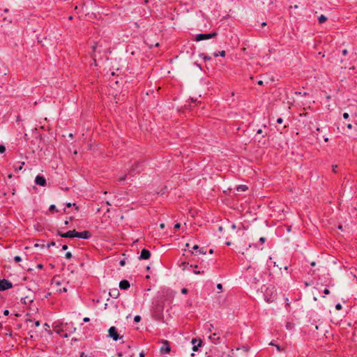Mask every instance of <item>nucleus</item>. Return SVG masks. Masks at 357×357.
Masks as SVG:
<instances>
[{
    "label": "nucleus",
    "instance_id": "ddd939ff",
    "mask_svg": "<svg viewBox=\"0 0 357 357\" xmlns=\"http://www.w3.org/2000/svg\"><path fill=\"white\" fill-rule=\"evenodd\" d=\"M208 338L211 340V341L217 344L218 343H220V335L218 333H214L213 334H211L209 336H208Z\"/></svg>",
    "mask_w": 357,
    "mask_h": 357
},
{
    "label": "nucleus",
    "instance_id": "20e7f679",
    "mask_svg": "<svg viewBox=\"0 0 357 357\" xmlns=\"http://www.w3.org/2000/svg\"><path fill=\"white\" fill-rule=\"evenodd\" d=\"M13 287V284L8 280H0V291L8 290Z\"/></svg>",
    "mask_w": 357,
    "mask_h": 357
},
{
    "label": "nucleus",
    "instance_id": "f03ea898",
    "mask_svg": "<svg viewBox=\"0 0 357 357\" xmlns=\"http://www.w3.org/2000/svg\"><path fill=\"white\" fill-rule=\"evenodd\" d=\"M108 337L114 341H117L122 338L118 333L117 328L115 326H111L108 330Z\"/></svg>",
    "mask_w": 357,
    "mask_h": 357
},
{
    "label": "nucleus",
    "instance_id": "4c0bfd02",
    "mask_svg": "<svg viewBox=\"0 0 357 357\" xmlns=\"http://www.w3.org/2000/svg\"><path fill=\"white\" fill-rule=\"evenodd\" d=\"M61 336L63 337L67 338V337H68V332H66V333H64V334L62 333L61 335Z\"/></svg>",
    "mask_w": 357,
    "mask_h": 357
},
{
    "label": "nucleus",
    "instance_id": "4d7b16f0",
    "mask_svg": "<svg viewBox=\"0 0 357 357\" xmlns=\"http://www.w3.org/2000/svg\"><path fill=\"white\" fill-rule=\"evenodd\" d=\"M231 228H232L233 229H236V225H235L234 224H233V225H231Z\"/></svg>",
    "mask_w": 357,
    "mask_h": 357
},
{
    "label": "nucleus",
    "instance_id": "37998d69",
    "mask_svg": "<svg viewBox=\"0 0 357 357\" xmlns=\"http://www.w3.org/2000/svg\"><path fill=\"white\" fill-rule=\"evenodd\" d=\"M324 293V294L328 295L330 294V291L328 289H325Z\"/></svg>",
    "mask_w": 357,
    "mask_h": 357
},
{
    "label": "nucleus",
    "instance_id": "49530a36",
    "mask_svg": "<svg viewBox=\"0 0 357 357\" xmlns=\"http://www.w3.org/2000/svg\"><path fill=\"white\" fill-rule=\"evenodd\" d=\"M35 326H39L40 325V321H36L35 323H34Z\"/></svg>",
    "mask_w": 357,
    "mask_h": 357
},
{
    "label": "nucleus",
    "instance_id": "f8f14e48",
    "mask_svg": "<svg viewBox=\"0 0 357 357\" xmlns=\"http://www.w3.org/2000/svg\"><path fill=\"white\" fill-rule=\"evenodd\" d=\"M64 330H65V332H68L69 334H71L75 331L76 328L74 327L73 323H70V324L66 323V324H64Z\"/></svg>",
    "mask_w": 357,
    "mask_h": 357
},
{
    "label": "nucleus",
    "instance_id": "473e14b6",
    "mask_svg": "<svg viewBox=\"0 0 357 357\" xmlns=\"http://www.w3.org/2000/svg\"><path fill=\"white\" fill-rule=\"evenodd\" d=\"M188 292V289H186V288H183V289H181V293H182L183 294H186Z\"/></svg>",
    "mask_w": 357,
    "mask_h": 357
},
{
    "label": "nucleus",
    "instance_id": "09e8293b",
    "mask_svg": "<svg viewBox=\"0 0 357 357\" xmlns=\"http://www.w3.org/2000/svg\"><path fill=\"white\" fill-rule=\"evenodd\" d=\"M68 249V245H62V250H66Z\"/></svg>",
    "mask_w": 357,
    "mask_h": 357
},
{
    "label": "nucleus",
    "instance_id": "13d9d810",
    "mask_svg": "<svg viewBox=\"0 0 357 357\" xmlns=\"http://www.w3.org/2000/svg\"><path fill=\"white\" fill-rule=\"evenodd\" d=\"M160 228H164L165 225H164L163 223H162V224H160Z\"/></svg>",
    "mask_w": 357,
    "mask_h": 357
},
{
    "label": "nucleus",
    "instance_id": "338daca9",
    "mask_svg": "<svg viewBox=\"0 0 357 357\" xmlns=\"http://www.w3.org/2000/svg\"><path fill=\"white\" fill-rule=\"evenodd\" d=\"M197 66L199 67L200 69H202L200 64H197Z\"/></svg>",
    "mask_w": 357,
    "mask_h": 357
},
{
    "label": "nucleus",
    "instance_id": "f704fd0d",
    "mask_svg": "<svg viewBox=\"0 0 357 357\" xmlns=\"http://www.w3.org/2000/svg\"><path fill=\"white\" fill-rule=\"evenodd\" d=\"M127 175H124L123 176H121L119 177V181L121 182V181H123L126 180V178Z\"/></svg>",
    "mask_w": 357,
    "mask_h": 357
},
{
    "label": "nucleus",
    "instance_id": "6e6d98bb",
    "mask_svg": "<svg viewBox=\"0 0 357 357\" xmlns=\"http://www.w3.org/2000/svg\"><path fill=\"white\" fill-rule=\"evenodd\" d=\"M258 84L259 85H262L263 84V81L260 80L258 82Z\"/></svg>",
    "mask_w": 357,
    "mask_h": 357
},
{
    "label": "nucleus",
    "instance_id": "bb28decb",
    "mask_svg": "<svg viewBox=\"0 0 357 357\" xmlns=\"http://www.w3.org/2000/svg\"><path fill=\"white\" fill-rule=\"evenodd\" d=\"M65 257H66V259H70V258H72V253H71L70 252H66V255H65Z\"/></svg>",
    "mask_w": 357,
    "mask_h": 357
},
{
    "label": "nucleus",
    "instance_id": "a878e982",
    "mask_svg": "<svg viewBox=\"0 0 357 357\" xmlns=\"http://www.w3.org/2000/svg\"><path fill=\"white\" fill-rule=\"evenodd\" d=\"M6 151V147L3 145H0V153H3Z\"/></svg>",
    "mask_w": 357,
    "mask_h": 357
},
{
    "label": "nucleus",
    "instance_id": "e433bc0d",
    "mask_svg": "<svg viewBox=\"0 0 357 357\" xmlns=\"http://www.w3.org/2000/svg\"><path fill=\"white\" fill-rule=\"evenodd\" d=\"M265 241H266V238L265 237H261L259 238V242H261V243H264Z\"/></svg>",
    "mask_w": 357,
    "mask_h": 357
},
{
    "label": "nucleus",
    "instance_id": "7c9ffc66",
    "mask_svg": "<svg viewBox=\"0 0 357 357\" xmlns=\"http://www.w3.org/2000/svg\"><path fill=\"white\" fill-rule=\"evenodd\" d=\"M342 305L340 303L336 304L335 309L337 310H342Z\"/></svg>",
    "mask_w": 357,
    "mask_h": 357
},
{
    "label": "nucleus",
    "instance_id": "2f4dec72",
    "mask_svg": "<svg viewBox=\"0 0 357 357\" xmlns=\"http://www.w3.org/2000/svg\"><path fill=\"white\" fill-rule=\"evenodd\" d=\"M342 116L344 119H347L349 117V114L347 112L343 113Z\"/></svg>",
    "mask_w": 357,
    "mask_h": 357
},
{
    "label": "nucleus",
    "instance_id": "2eb2a0df",
    "mask_svg": "<svg viewBox=\"0 0 357 357\" xmlns=\"http://www.w3.org/2000/svg\"><path fill=\"white\" fill-rule=\"evenodd\" d=\"M130 286V282L126 280H123L119 282V288L121 289L126 290Z\"/></svg>",
    "mask_w": 357,
    "mask_h": 357
},
{
    "label": "nucleus",
    "instance_id": "dca6fc26",
    "mask_svg": "<svg viewBox=\"0 0 357 357\" xmlns=\"http://www.w3.org/2000/svg\"><path fill=\"white\" fill-rule=\"evenodd\" d=\"M109 296L114 298H117L119 296V291L118 289H112L109 291Z\"/></svg>",
    "mask_w": 357,
    "mask_h": 357
},
{
    "label": "nucleus",
    "instance_id": "774afa93",
    "mask_svg": "<svg viewBox=\"0 0 357 357\" xmlns=\"http://www.w3.org/2000/svg\"><path fill=\"white\" fill-rule=\"evenodd\" d=\"M185 246L188 247V248H190V244L189 243H186Z\"/></svg>",
    "mask_w": 357,
    "mask_h": 357
},
{
    "label": "nucleus",
    "instance_id": "412c9836",
    "mask_svg": "<svg viewBox=\"0 0 357 357\" xmlns=\"http://www.w3.org/2000/svg\"><path fill=\"white\" fill-rule=\"evenodd\" d=\"M205 328L211 332L213 328V326L211 324H206L205 326Z\"/></svg>",
    "mask_w": 357,
    "mask_h": 357
},
{
    "label": "nucleus",
    "instance_id": "a19ab883",
    "mask_svg": "<svg viewBox=\"0 0 357 357\" xmlns=\"http://www.w3.org/2000/svg\"><path fill=\"white\" fill-rule=\"evenodd\" d=\"M347 126V128L348 129H350V130H351V129H352V128H353V126H352V124H351V123H348V124H347V126Z\"/></svg>",
    "mask_w": 357,
    "mask_h": 357
},
{
    "label": "nucleus",
    "instance_id": "72a5a7b5",
    "mask_svg": "<svg viewBox=\"0 0 357 357\" xmlns=\"http://www.w3.org/2000/svg\"><path fill=\"white\" fill-rule=\"evenodd\" d=\"M119 264L121 266H123L125 264H126V261L125 259H122L119 261Z\"/></svg>",
    "mask_w": 357,
    "mask_h": 357
},
{
    "label": "nucleus",
    "instance_id": "3c124183",
    "mask_svg": "<svg viewBox=\"0 0 357 357\" xmlns=\"http://www.w3.org/2000/svg\"><path fill=\"white\" fill-rule=\"evenodd\" d=\"M263 131L261 129H259L257 131V134H262Z\"/></svg>",
    "mask_w": 357,
    "mask_h": 357
},
{
    "label": "nucleus",
    "instance_id": "680f3d73",
    "mask_svg": "<svg viewBox=\"0 0 357 357\" xmlns=\"http://www.w3.org/2000/svg\"><path fill=\"white\" fill-rule=\"evenodd\" d=\"M209 253H210V254H213V250L212 249H211V250H209Z\"/></svg>",
    "mask_w": 357,
    "mask_h": 357
},
{
    "label": "nucleus",
    "instance_id": "a211bd4d",
    "mask_svg": "<svg viewBox=\"0 0 357 357\" xmlns=\"http://www.w3.org/2000/svg\"><path fill=\"white\" fill-rule=\"evenodd\" d=\"M225 54H226L225 51L222 50V51H220V52H215V53H214V56H215V57H217V56H225Z\"/></svg>",
    "mask_w": 357,
    "mask_h": 357
},
{
    "label": "nucleus",
    "instance_id": "e2e57ef3",
    "mask_svg": "<svg viewBox=\"0 0 357 357\" xmlns=\"http://www.w3.org/2000/svg\"><path fill=\"white\" fill-rule=\"evenodd\" d=\"M266 22H263V23L261 24V26H266Z\"/></svg>",
    "mask_w": 357,
    "mask_h": 357
},
{
    "label": "nucleus",
    "instance_id": "bf43d9fd",
    "mask_svg": "<svg viewBox=\"0 0 357 357\" xmlns=\"http://www.w3.org/2000/svg\"><path fill=\"white\" fill-rule=\"evenodd\" d=\"M336 167H337V165L335 166H333V172H335V170H336Z\"/></svg>",
    "mask_w": 357,
    "mask_h": 357
},
{
    "label": "nucleus",
    "instance_id": "4be33fe9",
    "mask_svg": "<svg viewBox=\"0 0 357 357\" xmlns=\"http://www.w3.org/2000/svg\"><path fill=\"white\" fill-rule=\"evenodd\" d=\"M286 328H287V330L291 331V330L293 329L294 325L291 323H290V322H287V324H286Z\"/></svg>",
    "mask_w": 357,
    "mask_h": 357
},
{
    "label": "nucleus",
    "instance_id": "79ce46f5",
    "mask_svg": "<svg viewBox=\"0 0 357 357\" xmlns=\"http://www.w3.org/2000/svg\"><path fill=\"white\" fill-rule=\"evenodd\" d=\"M283 122V119L282 118H278L277 119V123H282Z\"/></svg>",
    "mask_w": 357,
    "mask_h": 357
},
{
    "label": "nucleus",
    "instance_id": "603ef678",
    "mask_svg": "<svg viewBox=\"0 0 357 357\" xmlns=\"http://www.w3.org/2000/svg\"><path fill=\"white\" fill-rule=\"evenodd\" d=\"M139 357H144V353L143 351H142L140 354H139Z\"/></svg>",
    "mask_w": 357,
    "mask_h": 357
},
{
    "label": "nucleus",
    "instance_id": "864d4df0",
    "mask_svg": "<svg viewBox=\"0 0 357 357\" xmlns=\"http://www.w3.org/2000/svg\"><path fill=\"white\" fill-rule=\"evenodd\" d=\"M275 347H276L278 351H281V348L279 345H275Z\"/></svg>",
    "mask_w": 357,
    "mask_h": 357
},
{
    "label": "nucleus",
    "instance_id": "c9c22d12",
    "mask_svg": "<svg viewBox=\"0 0 357 357\" xmlns=\"http://www.w3.org/2000/svg\"><path fill=\"white\" fill-rule=\"evenodd\" d=\"M180 227H181V224L180 223L175 224L174 229H178Z\"/></svg>",
    "mask_w": 357,
    "mask_h": 357
},
{
    "label": "nucleus",
    "instance_id": "c756f323",
    "mask_svg": "<svg viewBox=\"0 0 357 357\" xmlns=\"http://www.w3.org/2000/svg\"><path fill=\"white\" fill-rule=\"evenodd\" d=\"M56 245V243L54 241H51L50 243H48L47 245V247L49 248L52 246H55Z\"/></svg>",
    "mask_w": 357,
    "mask_h": 357
},
{
    "label": "nucleus",
    "instance_id": "6ab92c4d",
    "mask_svg": "<svg viewBox=\"0 0 357 357\" xmlns=\"http://www.w3.org/2000/svg\"><path fill=\"white\" fill-rule=\"evenodd\" d=\"M248 187L245 185H238V188H237V190L238 191H245L248 190Z\"/></svg>",
    "mask_w": 357,
    "mask_h": 357
},
{
    "label": "nucleus",
    "instance_id": "052dcab7",
    "mask_svg": "<svg viewBox=\"0 0 357 357\" xmlns=\"http://www.w3.org/2000/svg\"><path fill=\"white\" fill-rule=\"evenodd\" d=\"M64 225H68V220H66L65 222H64Z\"/></svg>",
    "mask_w": 357,
    "mask_h": 357
},
{
    "label": "nucleus",
    "instance_id": "423d86ee",
    "mask_svg": "<svg viewBox=\"0 0 357 357\" xmlns=\"http://www.w3.org/2000/svg\"><path fill=\"white\" fill-rule=\"evenodd\" d=\"M91 236V234L89 231L85 230L81 232H78L76 231V238H82V239H89Z\"/></svg>",
    "mask_w": 357,
    "mask_h": 357
},
{
    "label": "nucleus",
    "instance_id": "1a4fd4ad",
    "mask_svg": "<svg viewBox=\"0 0 357 357\" xmlns=\"http://www.w3.org/2000/svg\"><path fill=\"white\" fill-rule=\"evenodd\" d=\"M35 183L40 186H45L47 184L45 178L40 174L36 176Z\"/></svg>",
    "mask_w": 357,
    "mask_h": 357
},
{
    "label": "nucleus",
    "instance_id": "aec40b11",
    "mask_svg": "<svg viewBox=\"0 0 357 357\" xmlns=\"http://www.w3.org/2000/svg\"><path fill=\"white\" fill-rule=\"evenodd\" d=\"M200 57L203 58L204 61H209L211 59V57L209 56H207L204 54V53H201L199 55Z\"/></svg>",
    "mask_w": 357,
    "mask_h": 357
},
{
    "label": "nucleus",
    "instance_id": "de8ad7c7",
    "mask_svg": "<svg viewBox=\"0 0 357 357\" xmlns=\"http://www.w3.org/2000/svg\"><path fill=\"white\" fill-rule=\"evenodd\" d=\"M342 52V54L344 56L348 54V51L347 50H343Z\"/></svg>",
    "mask_w": 357,
    "mask_h": 357
},
{
    "label": "nucleus",
    "instance_id": "0e129e2a",
    "mask_svg": "<svg viewBox=\"0 0 357 357\" xmlns=\"http://www.w3.org/2000/svg\"><path fill=\"white\" fill-rule=\"evenodd\" d=\"M84 353H83V352H82V353L81 354V355H80V357H84Z\"/></svg>",
    "mask_w": 357,
    "mask_h": 357
},
{
    "label": "nucleus",
    "instance_id": "69168bd1",
    "mask_svg": "<svg viewBox=\"0 0 357 357\" xmlns=\"http://www.w3.org/2000/svg\"><path fill=\"white\" fill-rule=\"evenodd\" d=\"M311 266H315V262H312Z\"/></svg>",
    "mask_w": 357,
    "mask_h": 357
},
{
    "label": "nucleus",
    "instance_id": "0eeeda50",
    "mask_svg": "<svg viewBox=\"0 0 357 357\" xmlns=\"http://www.w3.org/2000/svg\"><path fill=\"white\" fill-rule=\"evenodd\" d=\"M191 344L193 345L192 350L194 351H198L199 348L202 345V340L201 339L197 340L196 338H193L191 340Z\"/></svg>",
    "mask_w": 357,
    "mask_h": 357
},
{
    "label": "nucleus",
    "instance_id": "6e6552de",
    "mask_svg": "<svg viewBox=\"0 0 357 357\" xmlns=\"http://www.w3.org/2000/svg\"><path fill=\"white\" fill-rule=\"evenodd\" d=\"M55 332L58 335H61L63 332H65L64 330V324L62 323H54L53 325Z\"/></svg>",
    "mask_w": 357,
    "mask_h": 357
},
{
    "label": "nucleus",
    "instance_id": "39448f33",
    "mask_svg": "<svg viewBox=\"0 0 357 357\" xmlns=\"http://www.w3.org/2000/svg\"><path fill=\"white\" fill-rule=\"evenodd\" d=\"M57 235L63 238H76V230H70L66 233H63L60 231H58Z\"/></svg>",
    "mask_w": 357,
    "mask_h": 357
},
{
    "label": "nucleus",
    "instance_id": "7ed1b4c3",
    "mask_svg": "<svg viewBox=\"0 0 357 357\" xmlns=\"http://www.w3.org/2000/svg\"><path fill=\"white\" fill-rule=\"evenodd\" d=\"M217 35L216 32L210 33H199L195 36V40L196 41H201L204 40H208L213 37H215Z\"/></svg>",
    "mask_w": 357,
    "mask_h": 357
},
{
    "label": "nucleus",
    "instance_id": "9b49d317",
    "mask_svg": "<svg viewBox=\"0 0 357 357\" xmlns=\"http://www.w3.org/2000/svg\"><path fill=\"white\" fill-rule=\"evenodd\" d=\"M151 257V252L149 250L146 249H143L141 251L140 256L139 257V260H146L149 259Z\"/></svg>",
    "mask_w": 357,
    "mask_h": 357
},
{
    "label": "nucleus",
    "instance_id": "a18cd8bd",
    "mask_svg": "<svg viewBox=\"0 0 357 357\" xmlns=\"http://www.w3.org/2000/svg\"><path fill=\"white\" fill-rule=\"evenodd\" d=\"M89 321H90V319L89 317H84L83 319V321L85 323L89 322Z\"/></svg>",
    "mask_w": 357,
    "mask_h": 357
},
{
    "label": "nucleus",
    "instance_id": "f3484780",
    "mask_svg": "<svg viewBox=\"0 0 357 357\" xmlns=\"http://www.w3.org/2000/svg\"><path fill=\"white\" fill-rule=\"evenodd\" d=\"M318 20L320 24H323L327 20V17L325 15H321L319 17Z\"/></svg>",
    "mask_w": 357,
    "mask_h": 357
},
{
    "label": "nucleus",
    "instance_id": "5701e85b",
    "mask_svg": "<svg viewBox=\"0 0 357 357\" xmlns=\"http://www.w3.org/2000/svg\"><path fill=\"white\" fill-rule=\"evenodd\" d=\"M24 165V162H22L18 167L15 165V170L16 172L21 170L22 169L23 165Z\"/></svg>",
    "mask_w": 357,
    "mask_h": 357
},
{
    "label": "nucleus",
    "instance_id": "8fccbe9b",
    "mask_svg": "<svg viewBox=\"0 0 357 357\" xmlns=\"http://www.w3.org/2000/svg\"><path fill=\"white\" fill-rule=\"evenodd\" d=\"M43 264H38L37 265V268H39V269L43 268Z\"/></svg>",
    "mask_w": 357,
    "mask_h": 357
},
{
    "label": "nucleus",
    "instance_id": "c85d7f7f",
    "mask_svg": "<svg viewBox=\"0 0 357 357\" xmlns=\"http://www.w3.org/2000/svg\"><path fill=\"white\" fill-rule=\"evenodd\" d=\"M141 320V317L139 315H136L134 318L135 322H139Z\"/></svg>",
    "mask_w": 357,
    "mask_h": 357
},
{
    "label": "nucleus",
    "instance_id": "f257e3e1",
    "mask_svg": "<svg viewBox=\"0 0 357 357\" xmlns=\"http://www.w3.org/2000/svg\"><path fill=\"white\" fill-rule=\"evenodd\" d=\"M143 169V164L140 162H135L129 170L128 174L134 176L136 174L139 173Z\"/></svg>",
    "mask_w": 357,
    "mask_h": 357
},
{
    "label": "nucleus",
    "instance_id": "cd10ccee",
    "mask_svg": "<svg viewBox=\"0 0 357 357\" xmlns=\"http://www.w3.org/2000/svg\"><path fill=\"white\" fill-rule=\"evenodd\" d=\"M14 261H15V262H20V261H22V258H21V257H20V256H15V257H14Z\"/></svg>",
    "mask_w": 357,
    "mask_h": 357
},
{
    "label": "nucleus",
    "instance_id": "c03bdc74",
    "mask_svg": "<svg viewBox=\"0 0 357 357\" xmlns=\"http://www.w3.org/2000/svg\"><path fill=\"white\" fill-rule=\"evenodd\" d=\"M217 288L219 289V290H222V285L221 284H217Z\"/></svg>",
    "mask_w": 357,
    "mask_h": 357
},
{
    "label": "nucleus",
    "instance_id": "9d476101",
    "mask_svg": "<svg viewBox=\"0 0 357 357\" xmlns=\"http://www.w3.org/2000/svg\"><path fill=\"white\" fill-rule=\"evenodd\" d=\"M170 351V346L168 341L165 340L160 347V353L162 354H168Z\"/></svg>",
    "mask_w": 357,
    "mask_h": 357
},
{
    "label": "nucleus",
    "instance_id": "b1692460",
    "mask_svg": "<svg viewBox=\"0 0 357 357\" xmlns=\"http://www.w3.org/2000/svg\"><path fill=\"white\" fill-rule=\"evenodd\" d=\"M44 328H45V331H48V333H49L50 334H52V331H51L50 330V331H48V328H50V325H49L48 324L45 323V324H44Z\"/></svg>",
    "mask_w": 357,
    "mask_h": 357
},
{
    "label": "nucleus",
    "instance_id": "5fc2aeb1",
    "mask_svg": "<svg viewBox=\"0 0 357 357\" xmlns=\"http://www.w3.org/2000/svg\"><path fill=\"white\" fill-rule=\"evenodd\" d=\"M194 273L195 274H199L200 271H194Z\"/></svg>",
    "mask_w": 357,
    "mask_h": 357
},
{
    "label": "nucleus",
    "instance_id": "4468645a",
    "mask_svg": "<svg viewBox=\"0 0 357 357\" xmlns=\"http://www.w3.org/2000/svg\"><path fill=\"white\" fill-rule=\"evenodd\" d=\"M192 249L195 251V255L202 254V255H206V249L205 248H199L197 245H195L192 246Z\"/></svg>",
    "mask_w": 357,
    "mask_h": 357
},
{
    "label": "nucleus",
    "instance_id": "58836bf2",
    "mask_svg": "<svg viewBox=\"0 0 357 357\" xmlns=\"http://www.w3.org/2000/svg\"><path fill=\"white\" fill-rule=\"evenodd\" d=\"M72 206H75L76 205H75V203H73V204H71V203H67V204H66V206H67V207H68V208L71 207Z\"/></svg>",
    "mask_w": 357,
    "mask_h": 357
},
{
    "label": "nucleus",
    "instance_id": "ea45409f",
    "mask_svg": "<svg viewBox=\"0 0 357 357\" xmlns=\"http://www.w3.org/2000/svg\"><path fill=\"white\" fill-rule=\"evenodd\" d=\"M3 315L5 316H8L9 314V310H3Z\"/></svg>",
    "mask_w": 357,
    "mask_h": 357
},
{
    "label": "nucleus",
    "instance_id": "393cba45",
    "mask_svg": "<svg viewBox=\"0 0 357 357\" xmlns=\"http://www.w3.org/2000/svg\"><path fill=\"white\" fill-rule=\"evenodd\" d=\"M49 210H50V211H57V209H56V206H55V205H54V204L50 205V208H49Z\"/></svg>",
    "mask_w": 357,
    "mask_h": 357
}]
</instances>
